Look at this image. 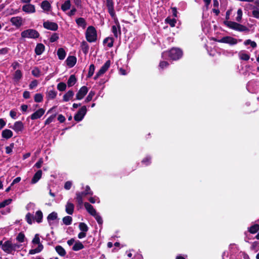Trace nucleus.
<instances>
[{"label":"nucleus","mask_w":259,"mask_h":259,"mask_svg":"<svg viewBox=\"0 0 259 259\" xmlns=\"http://www.w3.org/2000/svg\"><path fill=\"white\" fill-rule=\"evenodd\" d=\"M63 222L65 225H69L72 223V218L70 216H65L62 219Z\"/></svg>","instance_id":"39"},{"label":"nucleus","mask_w":259,"mask_h":259,"mask_svg":"<svg viewBox=\"0 0 259 259\" xmlns=\"http://www.w3.org/2000/svg\"><path fill=\"white\" fill-rule=\"evenodd\" d=\"M168 66V62L165 61H161L160 62L159 64V67L162 69H163L164 68L167 67Z\"/></svg>","instance_id":"55"},{"label":"nucleus","mask_w":259,"mask_h":259,"mask_svg":"<svg viewBox=\"0 0 259 259\" xmlns=\"http://www.w3.org/2000/svg\"><path fill=\"white\" fill-rule=\"evenodd\" d=\"M66 84L63 82H59L57 86V89L61 92L65 91L66 89Z\"/></svg>","instance_id":"43"},{"label":"nucleus","mask_w":259,"mask_h":259,"mask_svg":"<svg viewBox=\"0 0 259 259\" xmlns=\"http://www.w3.org/2000/svg\"><path fill=\"white\" fill-rule=\"evenodd\" d=\"M2 249L7 253H11L12 250V243L10 240H7L4 243Z\"/></svg>","instance_id":"11"},{"label":"nucleus","mask_w":259,"mask_h":259,"mask_svg":"<svg viewBox=\"0 0 259 259\" xmlns=\"http://www.w3.org/2000/svg\"><path fill=\"white\" fill-rule=\"evenodd\" d=\"M76 200L78 204L79 205H81L83 203L82 201V197L81 196H80L79 194H76Z\"/></svg>","instance_id":"58"},{"label":"nucleus","mask_w":259,"mask_h":259,"mask_svg":"<svg viewBox=\"0 0 259 259\" xmlns=\"http://www.w3.org/2000/svg\"><path fill=\"white\" fill-rule=\"evenodd\" d=\"M34 100L36 103L41 102L43 100V96L40 93L36 94L34 97Z\"/></svg>","instance_id":"45"},{"label":"nucleus","mask_w":259,"mask_h":259,"mask_svg":"<svg viewBox=\"0 0 259 259\" xmlns=\"http://www.w3.org/2000/svg\"><path fill=\"white\" fill-rule=\"evenodd\" d=\"M22 10L23 12L27 13H33L35 12V6L30 4L24 5L22 7Z\"/></svg>","instance_id":"17"},{"label":"nucleus","mask_w":259,"mask_h":259,"mask_svg":"<svg viewBox=\"0 0 259 259\" xmlns=\"http://www.w3.org/2000/svg\"><path fill=\"white\" fill-rule=\"evenodd\" d=\"M254 9H255V10H254L252 12V14L253 16L256 18L259 19V11L257 8H255V7H253Z\"/></svg>","instance_id":"59"},{"label":"nucleus","mask_w":259,"mask_h":259,"mask_svg":"<svg viewBox=\"0 0 259 259\" xmlns=\"http://www.w3.org/2000/svg\"><path fill=\"white\" fill-rule=\"evenodd\" d=\"M110 41V42H109L107 44V46L109 47V48H111L113 47V42H114V39L112 37H106L105 38L104 40H103V44H106L107 43L108 41Z\"/></svg>","instance_id":"40"},{"label":"nucleus","mask_w":259,"mask_h":259,"mask_svg":"<svg viewBox=\"0 0 259 259\" xmlns=\"http://www.w3.org/2000/svg\"><path fill=\"white\" fill-rule=\"evenodd\" d=\"M214 40L221 43L228 44L230 45H236L238 42L237 39L230 36H224L220 39H215Z\"/></svg>","instance_id":"7"},{"label":"nucleus","mask_w":259,"mask_h":259,"mask_svg":"<svg viewBox=\"0 0 259 259\" xmlns=\"http://www.w3.org/2000/svg\"><path fill=\"white\" fill-rule=\"evenodd\" d=\"M10 22L13 25L19 28L22 25L23 20L21 17H13L11 18Z\"/></svg>","instance_id":"14"},{"label":"nucleus","mask_w":259,"mask_h":259,"mask_svg":"<svg viewBox=\"0 0 259 259\" xmlns=\"http://www.w3.org/2000/svg\"><path fill=\"white\" fill-rule=\"evenodd\" d=\"M84 248V245L83 244L80 242L79 241H77L74 244V245L72 247V250L73 251H78Z\"/></svg>","instance_id":"34"},{"label":"nucleus","mask_w":259,"mask_h":259,"mask_svg":"<svg viewBox=\"0 0 259 259\" xmlns=\"http://www.w3.org/2000/svg\"><path fill=\"white\" fill-rule=\"evenodd\" d=\"M39 32L33 29H28L23 31L21 33V36L22 38H37L39 37Z\"/></svg>","instance_id":"5"},{"label":"nucleus","mask_w":259,"mask_h":259,"mask_svg":"<svg viewBox=\"0 0 259 259\" xmlns=\"http://www.w3.org/2000/svg\"><path fill=\"white\" fill-rule=\"evenodd\" d=\"M242 17V11L241 9H239L237 10V16L236 18V20L237 22H240L241 21Z\"/></svg>","instance_id":"53"},{"label":"nucleus","mask_w":259,"mask_h":259,"mask_svg":"<svg viewBox=\"0 0 259 259\" xmlns=\"http://www.w3.org/2000/svg\"><path fill=\"white\" fill-rule=\"evenodd\" d=\"M57 114L55 113L54 114H52L50 117H49L45 121V125H48L52 122H53Z\"/></svg>","instance_id":"48"},{"label":"nucleus","mask_w":259,"mask_h":259,"mask_svg":"<svg viewBox=\"0 0 259 259\" xmlns=\"http://www.w3.org/2000/svg\"><path fill=\"white\" fill-rule=\"evenodd\" d=\"M116 24V25H113L112 26V32L114 34V36L115 37L117 38L118 36V34L119 35H121V28H120V25L118 21L115 22Z\"/></svg>","instance_id":"16"},{"label":"nucleus","mask_w":259,"mask_h":259,"mask_svg":"<svg viewBox=\"0 0 259 259\" xmlns=\"http://www.w3.org/2000/svg\"><path fill=\"white\" fill-rule=\"evenodd\" d=\"M240 59L242 60L248 61L250 58V56L246 53H239Z\"/></svg>","instance_id":"52"},{"label":"nucleus","mask_w":259,"mask_h":259,"mask_svg":"<svg viewBox=\"0 0 259 259\" xmlns=\"http://www.w3.org/2000/svg\"><path fill=\"white\" fill-rule=\"evenodd\" d=\"M38 84V81L36 79L32 80L29 85V88L30 90L35 88Z\"/></svg>","instance_id":"57"},{"label":"nucleus","mask_w":259,"mask_h":259,"mask_svg":"<svg viewBox=\"0 0 259 259\" xmlns=\"http://www.w3.org/2000/svg\"><path fill=\"white\" fill-rule=\"evenodd\" d=\"M87 112V109L85 106H82L77 113L74 115V119L77 122L81 121Z\"/></svg>","instance_id":"8"},{"label":"nucleus","mask_w":259,"mask_h":259,"mask_svg":"<svg viewBox=\"0 0 259 259\" xmlns=\"http://www.w3.org/2000/svg\"><path fill=\"white\" fill-rule=\"evenodd\" d=\"M25 238V236L24 233L23 232H21L18 234L17 236L16 237V239L18 242H19L20 243H22V242H24Z\"/></svg>","instance_id":"42"},{"label":"nucleus","mask_w":259,"mask_h":259,"mask_svg":"<svg viewBox=\"0 0 259 259\" xmlns=\"http://www.w3.org/2000/svg\"><path fill=\"white\" fill-rule=\"evenodd\" d=\"M74 96V92L72 90L68 91L63 97V100L64 102H68Z\"/></svg>","instance_id":"26"},{"label":"nucleus","mask_w":259,"mask_h":259,"mask_svg":"<svg viewBox=\"0 0 259 259\" xmlns=\"http://www.w3.org/2000/svg\"><path fill=\"white\" fill-rule=\"evenodd\" d=\"M32 243L33 244H37L38 246L35 249H30L29 251V254H34L37 253L41 252L44 249L43 245L40 242V239L38 234H36L32 240Z\"/></svg>","instance_id":"3"},{"label":"nucleus","mask_w":259,"mask_h":259,"mask_svg":"<svg viewBox=\"0 0 259 259\" xmlns=\"http://www.w3.org/2000/svg\"><path fill=\"white\" fill-rule=\"evenodd\" d=\"M55 250L58 254L61 256H64L66 254V252L64 248L61 245H57L55 247Z\"/></svg>","instance_id":"29"},{"label":"nucleus","mask_w":259,"mask_h":259,"mask_svg":"<svg viewBox=\"0 0 259 259\" xmlns=\"http://www.w3.org/2000/svg\"><path fill=\"white\" fill-rule=\"evenodd\" d=\"M74 204L68 201L65 206V211L68 214L71 215L74 212Z\"/></svg>","instance_id":"21"},{"label":"nucleus","mask_w":259,"mask_h":259,"mask_svg":"<svg viewBox=\"0 0 259 259\" xmlns=\"http://www.w3.org/2000/svg\"><path fill=\"white\" fill-rule=\"evenodd\" d=\"M57 54L58 56V58L61 60H64L66 55L65 50L62 48L58 49Z\"/></svg>","instance_id":"28"},{"label":"nucleus","mask_w":259,"mask_h":259,"mask_svg":"<svg viewBox=\"0 0 259 259\" xmlns=\"http://www.w3.org/2000/svg\"><path fill=\"white\" fill-rule=\"evenodd\" d=\"M42 218L43 214L42 211L40 210L36 211L35 217H34V220H35L38 223H40L42 222Z\"/></svg>","instance_id":"30"},{"label":"nucleus","mask_w":259,"mask_h":259,"mask_svg":"<svg viewBox=\"0 0 259 259\" xmlns=\"http://www.w3.org/2000/svg\"><path fill=\"white\" fill-rule=\"evenodd\" d=\"M51 7V4L48 1H44L41 2V7L44 10L49 11Z\"/></svg>","instance_id":"37"},{"label":"nucleus","mask_w":259,"mask_h":259,"mask_svg":"<svg viewBox=\"0 0 259 259\" xmlns=\"http://www.w3.org/2000/svg\"><path fill=\"white\" fill-rule=\"evenodd\" d=\"M111 64L110 60H107L105 64L101 67L100 70L96 73L94 77V80H97L101 75L104 74L109 69Z\"/></svg>","instance_id":"6"},{"label":"nucleus","mask_w":259,"mask_h":259,"mask_svg":"<svg viewBox=\"0 0 259 259\" xmlns=\"http://www.w3.org/2000/svg\"><path fill=\"white\" fill-rule=\"evenodd\" d=\"M72 186V182L71 181H67L64 184V188L66 190L70 189Z\"/></svg>","instance_id":"62"},{"label":"nucleus","mask_w":259,"mask_h":259,"mask_svg":"<svg viewBox=\"0 0 259 259\" xmlns=\"http://www.w3.org/2000/svg\"><path fill=\"white\" fill-rule=\"evenodd\" d=\"M22 77V73L19 69L16 70L13 75V79L15 81H19Z\"/></svg>","instance_id":"33"},{"label":"nucleus","mask_w":259,"mask_h":259,"mask_svg":"<svg viewBox=\"0 0 259 259\" xmlns=\"http://www.w3.org/2000/svg\"><path fill=\"white\" fill-rule=\"evenodd\" d=\"M75 22L78 26L84 29L87 26V22L83 18L80 17L75 20Z\"/></svg>","instance_id":"27"},{"label":"nucleus","mask_w":259,"mask_h":259,"mask_svg":"<svg viewBox=\"0 0 259 259\" xmlns=\"http://www.w3.org/2000/svg\"><path fill=\"white\" fill-rule=\"evenodd\" d=\"M59 38V34L57 33H54L50 37L49 40L51 42H54L56 41Z\"/></svg>","instance_id":"50"},{"label":"nucleus","mask_w":259,"mask_h":259,"mask_svg":"<svg viewBox=\"0 0 259 259\" xmlns=\"http://www.w3.org/2000/svg\"><path fill=\"white\" fill-rule=\"evenodd\" d=\"M10 116L12 118L15 119L17 118V112L13 110H11L10 112Z\"/></svg>","instance_id":"63"},{"label":"nucleus","mask_w":259,"mask_h":259,"mask_svg":"<svg viewBox=\"0 0 259 259\" xmlns=\"http://www.w3.org/2000/svg\"><path fill=\"white\" fill-rule=\"evenodd\" d=\"M224 24L229 28L236 31L246 32H248L249 31V28L246 26L236 22L231 21H224Z\"/></svg>","instance_id":"1"},{"label":"nucleus","mask_w":259,"mask_h":259,"mask_svg":"<svg viewBox=\"0 0 259 259\" xmlns=\"http://www.w3.org/2000/svg\"><path fill=\"white\" fill-rule=\"evenodd\" d=\"M42 174V172L41 170H37L33 176L31 181V183L34 184L37 183L41 178Z\"/></svg>","instance_id":"19"},{"label":"nucleus","mask_w":259,"mask_h":259,"mask_svg":"<svg viewBox=\"0 0 259 259\" xmlns=\"http://www.w3.org/2000/svg\"><path fill=\"white\" fill-rule=\"evenodd\" d=\"M58 218V214L57 213L53 211L50 213L48 217H47V220L50 226H52V223L51 222L52 221H54Z\"/></svg>","instance_id":"23"},{"label":"nucleus","mask_w":259,"mask_h":259,"mask_svg":"<svg viewBox=\"0 0 259 259\" xmlns=\"http://www.w3.org/2000/svg\"><path fill=\"white\" fill-rule=\"evenodd\" d=\"M12 202V199L11 198H9L8 199L5 200L0 203V208L5 207L6 206L9 205Z\"/></svg>","instance_id":"47"},{"label":"nucleus","mask_w":259,"mask_h":259,"mask_svg":"<svg viewBox=\"0 0 259 259\" xmlns=\"http://www.w3.org/2000/svg\"><path fill=\"white\" fill-rule=\"evenodd\" d=\"M31 73L34 76L38 77L40 76V70L36 67L32 70Z\"/></svg>","instance_id":"56"},{"label":"nucleus","mask_w":259,"mask_h":259,"mask_svg":"<svg viewBox=\"0 0 259 259\" xmlns=\"http://www.w3.org/2000/svg\"><path fill=\"white\" fill-rule=\"evenodd\" d=\"M65 117L62 114H59L58 116V120L60 123H63L65 121Z\"/></svg>","instance_id":"64"},{"label":"nucleus","mask_w":259,"mask_h":259,"mask_svg":"<svg viewBox=\"0 0 259 259\" xmlns=\"http://www.w3.org/2000/svg\"><path fill=\"white\" fill-rule=\"evenodd\" d=\"M95 94V93L94 91H90L85 100V102H89L91 101L92 100L93 97H94Z\"/></svg>","instance_id":"54"},{"label":"nucleus","mask_w":259,"mask_h":259,"mask_svg":"<svg viewBox=\"0 0 259 259\" xmlns=\"http://www.w3.org/2000/svg\"><path fill=\"white\" fill-rule=\"evenodd\" d=\"M259 231V224H255L248 228V231L251 234H255Z\"/></svg>","instance_id":"31"},{"label":"nucleus","mask_w":259,"mask_h":259,"mask_svg":"<svg viewBox=\"0 0 259 259\" xmlns=\"http://www.w3.org/2000/svg\"><path fill=\"white\" fill-rule=\"evenodd\" d=\"M45 110L43 108H39L30 115L31 120H35L40 118L45 113Z\"/></svg>","instance_id":"15"},{"label":"nucleus","mask_w":259,"mask_h":259,"mask_svg":"<svg viewBox=\"0 0 259 259\" xmlns=\"http://www.w3.org/2000/svg\"><path fill=\"white\" fill-rule=\"evenodd\" d=\"M42 163H43V159H42V158H41L39 159V160L36 162V163L34 165V166L37 168H39L41 167Z\"/></svg>","instance_id":"61"},{"label":"nucleus","mask_w":259,"mask_h":259,"mask_svg":"<svg viewBox=\"0 0 259 259\" xmlns=\"http://www.w3.org/2000/svg\"><path fill=\"white\" fill-rule=\"evenodd\" d=\"M167 53L169 58L174 61L179 60L182 57L183 55V51L177 48L171 49Z\"/></svg>","instance_id":"4"},{"label":"nucleus","mask_w":259,"mask_h":259,"mask_svg":"<svg viewBox=\"0 0 259 259\" xmlns=\"http://www.w3.org/2000/svg\"><path fill=\"white\" fill-rule=\"evenodd\" d=\"M77 81V79L76 78V76L74 74L71 75L68 80H67V85L68 87H71L73 85H74Z\"/></svg>","instance_id":"25"},{"label":"nucleus","mask_w":259,"mask_h":259,"mask_svg":"<svg viewBox=\"0 0 259 259\" xmlns=\"http://www.w3.org/2000/svg\"><path fill=\"white\" fill-rule=\"evenodd\" d=\"M71 7V2L70 0L66 1L64 4L61 5V9L63 11L65 12L69 10Z\"/></svg>","instance_id":"38"},{"label":"nucleus","mask_w":259,"mask_h":259,"mask_svg":"<svg viewBox=\"0 0 259 259\" xmlns=\"http://www.w3.org/2000/svg\"><path fill=\"white\" fill-rule=\"evenodd\" d=\"M106 6L108 9V13L112 17L115 15L114 8V2L113 0H106Z\"/></svg>","instance_id":"13"},{"label":"nucleus","mask_w":259,"mask_h":259,"mask_svg":"<svg viewBox=\"0 0 259 259\" xmlns=\"http://www.w3.org/2000/svg\"><path fill=\"white\" fill-rule=\"evenodd\" d=\"M151 159L150 156H146L142 160L141 162L146 166H147L151 163Z\"/></svg>","instance_id":"51"},{"label":"nucleus","mask_w":259,"mask_h":259,"mask_svg":"<svg viewBox=\"0 0 259 259\" xmlns=\"http://www.w3.org/2000/svg\"><path fill=\"white\" fill-rule=\"evenodd\" d=\"M77 59L74 56H69L66 60V65L69 67H73L76 63Z\"/></svg>","instance_id":"18"},{"label":"nucleus","mask_w":259,"mask_h":259,"mask_svg":"<svg viewBox=\"0 0 259 259\" xmlns=\"http://www.w3.org/2000/svg\"><path fill=\"white\" fill-rule=\"evenodd\" d=\"M84 192H85V195H92L93 194V192L91 191L90 186L88 185L85 186Z\"/></svg>","instance_id":"60"},{"label":"nucleus","mask_w":259,"mask_h":259,"mask_svg":"<svg viewBox=\"0 0 259 259\" xmlns=\"http://www.w3.org/2000/svg\"><path fill=\"white\" fill-rule=\"evenodd\" d=\"M165 22L168 24L170 27H174L176 25L177 20L175 18L171 19L169 17H168L165 19Z\"/></svg>","instance_id":"36"},{"label":"nucleus","mask_w":259,"mask_h":259,"mask_svg":"<svg viewBox=\"0 0 259 259\" xmlns=\"http://www.w3.org/2000/svg\"><path fill=\"white\" fill-rule=\"evenodd\" d=\"M10 128L13 129L16 133H18L22 132L24 129V124L21 121H16L13 126H10Z\"/></svg>","instance_id":"12"},{"label":"nucleus","mask_w":259,"mask_h":259,"mask_svg":"<svg viewBox=\"0 0 259 259\" xmlns=\"http://www.w3.org/2000/svg\"><path fill=\"white\" fill-rule=\"evenodd\" d=\"M85 38L89 42H95L97 40V31L94 26H90L87 28L85 32Z\"/></svg>","instance_id":"2"},{"label":"nucleus","mask_w":259,"mask_h":259,"mask_svg":"<svg viewBox=\"0 0 259 259\" xmlns=\"http://www.w3.org/2000/svg\"><path fill=\"white\" fill-rule=\"evenodd\" d=\"M93 216L95 218L99 225H102L103 223L102 218L98 213L96 212V214L93 215Z\"/></svg>","instance_id":"49"},{"label":"nucleus","mask_w":259,"mask_h":259,"mask_svg":"<svg viewBox=\"0 0 259 259\" xmlns=\"http://www.w3.org/2000/svg\"><path fill=\"white\" fill-rule=\"evenodd\" d=\"M95 65L93 64H91L89 67V72H88V75H87L88 78H90L93 76V75L94 74V71H95Z\"/></svg>","instance_id":"46"},{"label":"nucleus","mask_w":259,"mask_h":259,"mask_svg":"<svg viewBox=\"0 0 259 259\" xmlns=\"http://www.w3.org/2000/svg\"><path fill=\"white\" fill-rule=\"evenodd\" d=\"M45 49V47L42 44H38L36 45V47L35 48V53L37 55H40L44 52Z\"/></svg>","instance_id":"22"},{"label":"nucleus","mask_w":259,"mask_h":259,"mask_svg":"<svg viewBox=\"0 0 259 259\" xmlns=\"http://www.w3.org/2000/svg\"><path fill=\"white\" fill-rule=\"evenodd\" d=\"M88 92V88L86 86H82L80 88L76 95V99L77 100H81L87 95Z\"/></svg>","instance_id":"10"},{"label":"nucleus","mask_w":259,"mask_h":259,"mask_svg":"<svg viewBox=\"0 0 259 259\" xmlns=\"http://www.w3.org/2000/svg\"><path fill=\"white\" fill-rule=\"evenodd\" d=\"M57 92L54 89L47 92V98L48 100L54 99L57 96Z\"/></svg>","instance_id":"32"},{"label":"nucleus","mask_w":259,"mask_h":259,"mask_svg":"<svg viewBox=\"0 0 259 259\" xmlns=\"http://www.w3.org/2000/svg\"><path fill=\"white\" fill-rule=\"evenodd\" d=\"M81 47L82 52L85 55H87L89 50V46L88 43L84 40L82 41L81 43Z\"/></svg>","instance_id":"35"},{"label":"nucleus","mask_w":259,"mask_h":259,"mask_svg":"<svg viewBox=\"0 0 259 259\" xmlns=\"http://www.w3.org/2000/svg\"><path fill=\"white\" fill-rule=\"evenodd\" d=\"M84 206L88 212L92 216L93 215H95L96 212V209L94 208V207L88 202H84Z\"/></svg>","instance_id":"20"},{"label":"nucleus","mask_w":259,"mask_h":259,"mask_svg":"<svg viewBox=\"0 0 259 259\" xmlns=\"http://www.w3.org/2000/svg\"><path fill=\"white\" fill-rule=\"evenodd\" d=\"M25 220L28 224L32 225V220H34V217L30 212H28L25 216Z\"/></svg>","instance_id":"44"},{"label":"nucleus","mask_w":259,"mask_h":259,"mask_svg":"<svg viewBox=\"0 0 259 259\" xmlns=\"http://www.w3.org/2000/svg\"><path fill=\"white\" fill-rule=\"evenodd\" d=\"M43 26L45 28L52 31H56L58 29V25L57 23L49 21L44 22L43 23Z\"/></svg>","instance_id":"9"},{"label":"nucleus","mask_w":259,"mask_h":259,"mask_svg":"<svg viewBox=\"0 0 259 259\" xmlns=\"http://www.w3.org/2000/svg\"><path fill=\"white\" fill-rule=\"evenodd\" d=\"M79 229L82 232H87L89 230V227L84 223L81 222L79 224Z\"/></svg>","instance_id":"41"},{"label":"nucleus","mask_w":259,"mask_h":259,"mask_svg":"<svg viewBox=\"0 0 259 259\" xmlns=\"http://www.w3.org/2000/svg\"><path fill=\"white\" fill-rule=\"evenodd\" d=\"M13 135L12 131L9 129H5L3 131L2 136L3 138L9 139L12 137Z\"/></svg>","instance_id":"24"}]
</instances>
